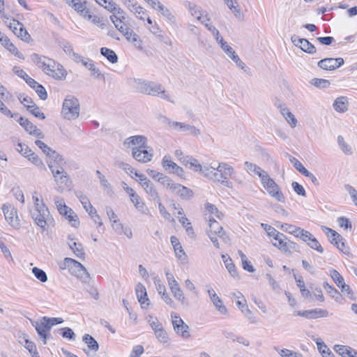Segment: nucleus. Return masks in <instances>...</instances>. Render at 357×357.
<instances>
[{
    "mask_svg": "<svg viewBox=\"0 0 357 357\" xmlns=\"http://www.w3.org/2000/svg\"><path fill=\"white\" fill-rule=\"evenodd\" d=\"M132 86L139 93L160 98L174 102L170 96L162 85L158 82L149 81L143 79H133Z\"/></svg>",
    "mask_w": 357,
    "mask_h": 357,
    "instance_id": "nucleus-1",
    "label": "nucleus"
},
{
    "mask_svg": "<svg viewBox=\"0 0 357 357\" xmlns=\"http://www.w3.org/2000/svg\"><path fill=\"white\" fill-rule=\"evenodd\" d=\"M31 58L32 61L47 75L56 79L65 77V70L60 68L59 65L56 64L54 60L36 53L32 54Z\"/></svg>",
    "mask_w": 357,
    "mask_h": 357,
    "instance_id": "nucleus-2",
    "label": "nucleus"
},
{
    "mask_svg": "<svg viewBox=\"0 0 357 357\" xmlns=\"http://www.w3.org/2000/svg\"><path fill=\"white\" fill-rule=\"evenodd\" d=\"M61 269H68L72 275L86 282L90 275L86 268L79 261L69 257H66L62 263L60 264Z\"/></svg>",
    "mask_w": 357,
    "mask_h": 357,
    "instance_id": "nucleus-3",
    "label": "nucleus"
},
{
    "mask_svg": "<svg viewBox=\"0 0 357 357\" xmlns=\"http://www.w3.org/2000/svg\"><path fill=\"white\" fill-rule=\"evenodd\" d=\"M62 114L68 120L77 119L79 115V102L77 98L68 96L63 102Z\"/></svg>",
    "mask_w": 357,
    "mask_h": 357,
    "instance_id": "nucleus-4",
    "label": "nucleus"
},
{
    "mask_svg": "<svg viewBox=\"0 0 357 357\" xmlns=\"http://www.w3.org/2000/svg\"><path fill=\"white\" fill-rule=\"evenodd\" d=\"M261 182L270 196L280 202H285V197L280 188L268 174H266V176L261 180Z\"/></svg>",
    "mask_w": 357,
    "mask_h": 357,
    "instance_id": "nucleus-5",
    "label": "nucleus"
},
{
    "mask_svg": "<svg viewBox=\"0 0 357 357\" xmlns=\"http://www.w3.org/2000/svg\"><path fill=\"white\" fill-rule=\"evenodd\" d=\"M31 214L34 222L43 230L53 220L46 206H42L40 208L33 209L31 211Z\"/></svg>",
    "mask_w": 357,
    "mask_h": 357,
    "instance_id": "nucleus-6",
    "label": "nucleus"
},
{
    "mask_svg": "<svg viewBox=\"0 0 357 357\" xmlns=\"http://www.w3.org/2000/svg\"><path fill=\"white\" fill-rule=\"evenodd\" d=\"M218 171H219L220 183L231 188V183L229 181L228 177L234 178L236 174L234 169L227 163L220 162L218 166Z\"/></svg>",
    "mask_w": 357,
    "mask_h": 357,
    "instance_id": "nucleus-7",
    "label": "nucleus"
},
{
    "mask_svg": "<svg viewBox=\"0 0 357 357\" xmlns=\"http://www.w3.org/2000/svg\"><path fill=\"white\" fill-rule=\"evenodd\" d=\"M52 158L47 161V166L52 174H58L60 172L65 171L66 162L63 157L59 153H53Z\"/></svg>",
    "mask_w": 357,
    "mask_h": 357,
    "instance_id": "nucleus-8",
    "label": "nucleus"
},
{
    "mask_svg": "<svg viewBox=\"0 0 357 357\" xmlns=\"http://www.w3.org/2000/svg\"><path fill=\"white\" fill-rule=\"evenodd\" d=\"M165 122L171 128L180 131H188L190 134L193 136H198L200 135V130L195 126L177 121H171L168 118H165Z\"/></svg>",
    "mask_w": 357,
    "mask_h": 357,
    "instance_id": "nucleus-9",
    "label": "nucleus"
},
{
    "mask_svg": "<svg viewBox=\"0 0 357 357\" xmlns=\"http://www.w3.org/2000/svg\"><path fill=\"white\" fill-rule=\"evenodd\" d=\"M208 222L209 229L207 231L208 234H211L217 235L222 238L225 243H229L230 241L229 236L225 232L223 227L214 219V218L209 217Z\"/></svg>",
    "mask_w": 357,
    "mask_h": 357,
    "instance_id": "nucleus-10",
    "label": "nucleus"
},
{
    "mask_svg": "<svg viewBox=\"0 0 357 357\" xmlns=\"http://www.w3.org/2000/svg\"><path fill=\"white\" fill-rule=\"evenodd\" d=\"M7 26L18 38H20L22 40L25 42H29V40L31 38V36L29 34L26 29L24 28L23 24L20 22L18 20L13 19V22H10L9 24H7Z\"/></svg>",
    "mask_w": 357,
    "mask_h": 357,
    "instance_id": "nucleus-11",
    "label": "nucleus"
},
{
    "mask_svg": "<svg viewBox=\"0 0 357 357\" xmlns=\"http://www.w3.org/2000/svg\"><path fill=\"white\" fill-rule=\"evenodd\" d=\"M162 167L169 173L175 174L181 178L184 176L183 169L171 160L169 155H165L162 160Z\"/></svg>",
    "mask_w": 357,
    "mask_h": 357,
    "instance_id": "nucleus-12",
    "label": "nucleus"
},
{
    "mask_svg": "<svg viewBox=\"0 0 357 357\" xmlns=\"http://www.w3.org/2000/svg\"><path fill=\"white\" fill-rule=\"evenodd\" d=\"M52 176L58 186L57 190L59 192H61L70 188L72 181L66 171L60 172L58 174H52Z\"/></svg>",
    "mask_w": 357,
    "mask_h": 357,
    "instance_id": "nucleus-13",
    "label": "nucleus"
},
{
    "mask_svg": "<svg viewBox=\"0 0 357 357\" xmlns=\"http://www.w3.org/2000/svg\"><path fill=\"white\" fill-rule=\"evenodd\" d=\"M344 59L341 57L339 58H325L320 60L317 65L318 66L325 70H333L344 64Z\"/></svg>",
    "mask_w": 357,
    "mask_h": 357,
    "instance_id": "nucleus-14",
    "label": "nucleus"
},
{
    "mask_svg": "<svg viewBox=\"0 0 357 357\" xmlns=\"http://www.w3.org/2000/svg\"><path fill=\"white\" fill-rule=\"evenodd\" d=\"M2 210L6 220L13 227H17L20 225L18 217L17 215V210L11 205L3 204Z\"/></svg>",
    "mask_w": 357,
    "mask_h": 357,
    "instance_id": "nucleus-15",
    "label": "nucleus"
},
{
    "mask_svg": "<svg viewBox=\"0 0 357 357\" xmlns=\"http://www.w3.org/2000/svg\"><path fill=\"white\" fill-rule=\"evenodd\" d=\"M291 41L296 47H300L303 51L308 54L316 52V48L311 43L305 38H301L296 35L291 36Z\"/></svg>",
    "mask_w": 357,
    "mask_h": 357,
    "instance_id": "nucleus-16",
    "label": "nucleus"
},
{
    "mask_svg": "<svg viewBox=\"0 0 357 357\" xmlns=\"http://www.w3.org/2000/svg\"><path fill=\"white\" fill-rule=\"evenodd\" d=\"M123 144L128 146V147L137 146L134 149L149 148L147 146V138L144 135H135L128 137L125 139Z\"/></svg>",
    "mask_w": 357,
    "mask_h": 357,
    "instance_id": "nucleus-17",
    "label": "nucleus"
},
{
    "mask_svg": "<svg viewBox=\"0 0 357 357\" xmlns=\"http://www.w3.org/2000/svg\"><path fill=\"white\" fill-rule=\"evenodd\" d=\"M17 121L22 126L24 130L28 132L30 135H35L40 138H43V135L42 132L37 128L36 126H34L29 119H24L20 116Z\"/></svg>",
    "mask_w": 357,
    "mask_h": 357,
    "instance_id": "nucleus-18",
    "label": "nucleus"
},
{
    "mask_svg": "<svg viewBox=\"0 0 357 357\" xmlns=\"http://www.w3.org/2000/svg\"><path fill=\"white\" fill-rule=\"evenodd\" d=\"M147 149H132V157L138 162L143 163L151 161L153 158V153L151 151H148Z\"/></svg>",
    "mask_w": 357,
    "mask_h": 357,
    "instance_id": "nucleus-19",
    "label": "nucleus"
},
{
    "mask_svg": "<svg viewBox=\"0 0 357 357\" xmlns=\"http://www.w3.org/2000/svg\"><path fill=\"white\" fill-rule=\"evenodd\" d=\"M296 314L307 319H317L318 317H327L328 312L326 310L315 308L310 310L298 311Z\"/></svg>",
    "mask_w": 357,
    "mask_h": 357,
    "instance_id": "nucleus-20",
    "label": "nucleus"
},
{
    "mask_svg": "<svg viewBox=\"0 0 357 357\" xmlns=\"http://www.w3.org/2000/svg\"><path fill=\"white\" fill-rule=\"evenodd\" d=\"M126 7L133 13L136 17L141 20H144V16L146 15V11L132 0H123Z\"/></svg>",
    "mask_w": 357,
    "mask_h": 357,
    "instance_id": "nucleus-21",
    "label": "nucleus"
},
{
    "mask_svg": "<svg viewBox=\"0 0 357 357\" xmlns=\"http://www.w3.org/2000/svg\"><path fill=\"white\" fill-rule=\"evenodd\" d=\"M33 326H35L36 330L38 334L43 338V343H47V332L50 331L51 326L50 324H47V321L43 320V317L41 320L36 321L35 324H33Z\"/></svg>",
    "mask_w": 357,
    "mask_h": 357,
    "instance_id": "nucleus-22",
    "label": "nucleus"
},
{
    "mask_svg": "<svg viewBox=\"0 0 357 357\" xmlns=\"http://www.w3.org/2000/svg\"><path fill=\"white\" fill-rule=\"evenodd\" d=\"M17 151L20 153L23 156L28 158V160L35 165L45 168V165L43 161L40 160L38 155L31 151L29 146L25 147V152H23L22 149H17Z\"/></svg>",
    "mask_w": 357,
    "mask_h": 357,
    "instance_id": "nucleus-23",
    "label": "nucleus"
},
{
    "mask_svg": "<svg viewBox=\"0 0 357 357\" xmlns=\"http://www.w3.org/2000/svg\"><path fill=\"white\" fill-rule=\"evenodd\" d=\"M135 291L138 301L141 304L142 307L146 308L149 305V299L147 297L146 290L144 284L139 282L136 286Z\"/></svg>",
    "mask_w": 357,
    "mask_h": 357,
    "instance_id": "nucleus-24",
    "label": "nucleus"
},
{
    "mask_svg": "<svg viewBox=\"0 0 357 357\" xmlns=\"http://www.w3.org/2000/svg\"><path fill=\"white\" fill-rule=\"evenodd\" d=\"M349 101L346 96L337 98L333 104V109L339 113H344L348 110Z\"/></svg>",
    "mask_w": 357,
    "mask_h": 357,
    "instance_id": "nucleus-25",
    "label": "nucleus"
},
{
    "mask_svg": "<svg viewBox=\"0 0 357 357\" xmlns=\"http://www.w3.org/2000/svg\"><path fill=\"white\" fill-rule=\"evenodd\" d=\"M244 165L245 169L248 174H255L259 176L261 180L266 176V174H268V173L263 170L260 167L252 162L246 161L245 162Z\"/></svg>",
    "mask_w": 357,
    "mask_h": 357,
    "instance_id": "nucleus-26",
    "label": "nucleus"
},
{
    "mask_svg": "<svg viewBox=\"0 0 357 357\" xmlns=\"http://www.w3.org/2000/svg\"><path fill=\"white\" fill-rule=\"evenodd\" d=\"M183 4L189 10L192 16L196 17L198 20H201V18L203 16V11L200 6L197 5L195 3L189 1H185Z\"/></svg>",
    "mask_w": 357,
    "mask_h": 357,
    "instance_id": "nucleus-27",
    "label": "nucleus"
},
{
    "mask_svg": "<svg viewBox=\"0 0 357 357\" xmlns=\"http://www.w3.org/2000/svg\"><path fill=\"white\" fill-rule=\"evenodd\" d=\"M76 197L79 199L81 202L83 207L85 208V210L88 212L89 215H91L92 213L96 214V210L91 205L89 199L87 198L86 195H84L82 192L81 191H76L75 192Z\"/></svg>",
    "mask_w": 357,
    "mask_h": 357,
    "instance_id": "nucleus-28",
    "label": "nucleus"
},
{
    "mask_svg": "<svg viewBox=\"0 0 357 357\" xmlns=\"http://www.w3.org/2000/svg\"><path fill=\"white\" fill-rule=\"evenodd\" d=\"M202 173L208 179L212 180L214 182L220 183L219 171H218V167L215 168L208 165L203 166V171Z\"/></svg>",
    "mask_w": 357,
    "mask_h": 357,
    "instance_id": "nucleus-29",
    "label": "nucleus"
},
{
    "mask_svg": "<svg viewBox=\"0 0 357 357\" xmlns=\"http://www.w3.org/2000/svg\"><path fill=\"white\" fill-rule=\"evenodd\" d=\"M54 202L58 211L61 215H67L68 213H74V211L66 205L63 198L59 196H55L54 198Z\"/></svg>",
    "mask_w": 357,
    "mask_h": 357,
    "instance_id": "nucleus-30",
    "label": "nucleus"
},
{
    "mask_svg": "<svg viewBox=\"0 0 357 357\" xmlns=\"http://www.w3.org/2000/svg\"><path fill=\"white\" fill-rule=\"evenodd\" d=\"M173 193L178 195L183 199H190L193 196L192 190L178 183L174 190Z\"/></svg>",
    "mask_w": 357,
    "mask_h": 357,
    "instance_id": "nucleus-31",
    "label": "nucleus"
},
{
    "mask_svg": "<svg viewBox=\"0 0 357 357\" xmlns=\"http://www.w3.org/2000/svg\"><path fill=\"white\" fill-rule=\"evenodd\" d=\"M0 43L14 55L20 59H24L22 54L18 51L17 48L10 42V39L6 36L3 37V38H0Z\"/></svg>",
    "mask_w": 357,
    "mask_h": 357,
    "instance_id": "nucleus-32",
    "label": "nucleus"
},
{
    "mask_svg": "<svg viewBox=\"0 0 357 357\" xmlns=\"http://www.w3.org/2000/svg\"><path fill=\"white\" fill-rule=\"evenodd\" d=\"M124 36L128 41L132 43L137 49H142V41L133 30L130 29V31H125Z\"/></svg>",
    "mask_w": 357,
    "mask_h": 357,
    "instance_id": "nucleus-33",
    "label": "nucleus"
},
{
    "mask_svg": "<svg viewBox=\"0 0 357 357\" xmlns=\"http://www.w3.org/2000/svg\"><path fill=\"white\" fill-rule=\"evenodd\" d=\"M145 192L155 201H159L160 196L154 185V184L149 181L146 184L144 183L142 186Z\"/></svg>",
    "mask_w": 357,
    "mask_h": 357,
    "instance_id": "nucleus-34",
    "label": "nucleus"
},
{
    "mask_svg": "<svg viewBox=\"0 0 357 357\" xmlns=\"http://www.w3.org/2000/svg\"><path fill=\"white\" fill-rule=\"evenodd\" d=\"M273 239L275 241V242H273V245L274 246L278 248L282 252H287V241H284L286 240V237L283 234L278 232V235L275 236Z\"/></svg>",
    "mask_w": 357,
    "mask_h": 357,
    "instance_id": "nucleus-35",
    "label": "nucleus"
},
{
    "mask_svg": "<svg viewBox=\"0 0 357 357\" xmlns=\"http://www.w3.org/2000/svg\"><path fill=\"white\" fill-rule=\"evenodd\" d=\"M213 304L214 305L215 309L222 314L226 315L228 314V310L226 306L223 304L221 298L217 295H213V298L211 299Z\"/></svg>",
    "mask_w": 357,
    "mask_h": 357,
    "instance_id": "nucleus-36",
    "label": "nucleus"
},
{
    "mask_svg": "<svg viewBox=\"0 0 357 357\" xmlns=\"http://www.w3.org/2000/svg\"><path fill=\"white\" fill-rule=\"evenodd\" d=\"M130 200L134 204L136 208L140 211L142 213H148L149 209L146 207L145 204L137 194L132 197Z\"/></svg>",
    "mask_w": 357,
    "mask_h": 357,
    "instance_id": "nucleus-37",
    "label": "nucleus"
},
{
    "mask_svg": "<svg viewBox=\"0 0 357 357\" xmlns=\"http://www.w3.org/2000/svg\"><path fill=\"white\" fill-rule=\"evenodd\" d=\"M82 340L89 349L94 351H97L99 349L98 343L91 335L85 334L82 337Z\"/></svg>",
    "mask_w": 357,
    "mask_h": 357,
    "instance_id": "nucleus-38",
    "label": "nucleus"
},
{
    "mask_svg": "<svg viewBox=\"0 0 357 357\" xmlns=\"http://www.w3.org/2000/svg\"><path fill=\"white\" fill-rule=\"evenodd\" d=\"M100 54L106 57L112 63H115L118 61V56L112 50L107 47H102L100 49Z\"/></svg>",
    "mask_w": 357,
    "mask_h": 357,
    "instance_id": "nucleus-39",
    "label": "nucleus"
},
{
    "mask_svg": "<svg viewBox=\"0 0 357 357\" xmlns=\"http://www.w3.org/2000/svg\"><path fill=\"white\" fill-rule=\"evenodd\" d=\"M68 245L70 247V248L73 251L76 257L79 258L84 257L85 253L82 244L77 243L76 242H73V243H70V242L69 241L68 242Z\"/></svg>",
    "mask_w": 357,
    "mask_h": 357,
    "instance_id": "nucleus-40",
    "label": "nucleus"
},
{
    "mask_svg": "<svg viewBox=\"0 0 357 357\" xmlns=\"http://www.w3.org/2000/svg\"><path fill=\"white\" fill-rule=\"evenodd\" d=\"M35 144L38 146L39 149L42 150V151L48 157L49 159L52 158L53 153H57L40 140H36Z\"/></svg>",
    "mask_w": 357,
    "mask_h": 357,
    "instance_id": "nucleus-41",
    "label": "nucleus"
},
{
    "mask_svg": "<svg viewBox=\"0 0 357 357\" xmlns=\"http://www.w3.org/2000/svg\"><path fill=\"white\" fill-rule=\"evenodd\" d=\"M174 331L184 339L190 337L189 326L184 322L178 325V328H174Z\"/></svg>",
    "mask_w": 357,
    "mask_h": 357,
    "instance_id": "nucleus-42",
    "label": "nucleus"
},
{
    "mask_svg": "<svg viewBox=\"0 0 357 357\" xmlns=\"http://www.w3.org/2000/svg\"><path fill=\"white\" fill-rule=\"evenodd\" d=\"M322 229L326 232L331 242H333L335 239H337V238H338L339 241L343 240L342 236L337 232H336L335 230L325 226L322 227Z\"/></svg>",
    "mask_w": 357,
    "mask_h": 357,
    "instance_id": "nucleus-43",
    "label": "nucleus"
},
{
    "mask_svg": "<svg viewBox=\"0 0 357 357\" xmlns=\"http://www.w3.org/2000/svg\"><path fill=\"white\" fill-rule=\"evenodd\" d=\"M155 333V335L158 340L162 343V344H168L169 342V335L167 333V331L165 330L164 327L162 328H160L158 331H156Z\"/></svg>",
    "mask_w": 357,
    "mask_h": 357,
    "instance_id": "nucleus-44",
    "label": "nucleus"
},
{
    "mask_svg": "<svg viewBox=\"0 0 357 357\" xmlns=\"http://www.w3.org/2000/svg\"><path fill=\"white\" fill-rule=\"evenodd\" d=\"M337 143L341 150L347 155H351L353 151L350 145H349L344 141L342 136L339 135L337 137Z\"/></svg>",
    "mask_w": 357,
    "mask_h": 357,
    "instance_id": "nucleus-45",
    "label": "nucleus"
},
{
    "mask_svg": "<svg viewBox=\"0 0 357 357\" xmlns=\"http://www.w3.org/2000/svg\"><path fill=\"white\" fill-rule=\"evenodd\" d=\"M27 110L36 118L40 119H45L44 113L40 111V108L35 103H33L31 105H27Z\"/></svg>",
    "mask_w": 357,
    "mask_h": 357,
    "instance_id": "nucleus-46",
    "label": "nucleus"
},
{
    "mask_svg": "<svg viewBox=\"0 0 357 357\" xmlns=\"http://www.w3.org/2000/svg\"><path fill=\"white\" fill-rule=\"evenodd\" d=\"M159 182L165 187L172 190V192L178 185V183H174L170 178L165 175H163L160 179L159 178Z\"/></svg>",
    "mask_w": 357,
    "mask_h": 357,
    "instance_id": "nucleus-47",
    "label": "nucleus"
},
{
    "mask_svg": "<svg viewBox=\"0 0 357 357\" xmlns=\"http://www.w3.org/2000/svg\"><path fill=\"white\" fill-rule=\"evenodd\" d=\"M335 351L342 357H349L351 354V349L350 347L343 345H335Z\"/></svg>",
    "mask_w": 357,
    "mask_h": 357,
    "instance_id": "nucleus-48",
    "label": "nucleus"
},
{
    "mask_svg": "<svg viewBox=\"0 0 357 357\" xmlns=\"http://www.w3.org/2000/svg\"><path fill=\"white\" fill-rule=\"evenodd\" d=\"M330 275L338 287H340L341 284L344 283V280L343 277L335 269H332L330 271Z\"/></svg>",
    "mask_w": 357,
    "mask_h": 357,
    "instance_id": "nucleus-49",
    "label": "nucleus"
},
{
    "mask_svg": "<svg viewBox=\"0 0 357 357\" xmlns=\"http://www.w3.org/2000/svg\"><path fill=\"white\" fill-rule=\"evenodd\" d=\"M32 273L35 277L42 282H45L48 280L46 273L38 267L33 268Z\"/></svg>",
    "mask_w": 357,
    "mask_h": 357,
    "instance_id": "nucleus-50",
    "label": "nucleus"
},
{
    "mask_svg": "<svg viewBox=\"0 0 357 357\" xmlns=\"http://www.w3.org/2000/svg\"><path fill=\"white\" fill-rule=\"evenodd\" d=\"M307 243L308 246H310L312 249H314L320 253H322L324 252V249L321 247V244L317 241V239L313 236L312 234L311 238L307 240Z\"/></svg>",
    "mask_w": 357,
    "mask_h": 357,
    "instance_id": "nucleus-51",
    "label": "nucleus"
},
{
    "mask_svg": "<svg viewBox=\"0 0 357 357\" xmlns=\"http://www.w3.org/2000/svg\"><path fill=\"white\" fill-rule=\"evenodd\" d=\"M59 331L63 338H66L70 340H74L75 339V334L70 328H61L59 329Z\"/></svg>",
    "mask_w": 357,
    "mask_h": 357,
    "instance_id": "nucleus-52",
    "label": "nucleus"
},
{
    "mask_svg": "<svg viewBox=\"0 0 357 357\" xmlns=\"http://www.w3.org/2000/svg\"><path fill=\"white\" fill-rule=\"evenodd\" d=\"M102 6L107 10L110 12H116V14L120 15L124 13L123 10L121 8H118L117 5L112 0H109V1H107V3L105 4Z\"/></svg>",
    "mask_w": 357,
    "mask_h": 357,
    "instance_id": "nucleus-53",
    "label": "nucleus"
},
{
    "mask_svg": "<svg viewBox=\"0 0 357 357\" xmlns=\"http://www.w3.org/2000/svg\"><path fill=\"white\" fill-rule=\"evenodd\" d=\"M7 100H4L0 97V112L4 114L6 116L10 117V118H17L18 116L17 113L13 114L10 109L7 108V107L5 105L3 101H6Z\"/></svg>",
    "mask_w": 357,
    "mask_h": 357,
    "instance_id": "nucleus-54",
    "label": "nucleus"
},
{
    "mask_svg": "<svg viewBox=\"0 0 357 357\" xmlns=\"http://www.w3.org/2000/svg\"><path fill=\"white\" fill-rule=\"evenodd\" d=\"M297 231H298L295 237L300 238L304 242H307V240L310 238L312 236V234L310 231L305 230L301 227H299L298 229H297Z\"/></svg>",
    "mask_w": 357,
    "mask_h": 357,
    "instance_id": "nucleus-55",
    "label": "nucleus"
},
{
    "mask_svg": "<svg viewBox=\"0 0 357 357\" xmlns=\"http://www.w3.org/2000/svg\"><path fill=\"white\" fill-rule=\"evenodd\" d=\"M312 84L316 87L326 89L328 88L331 83L328 79L314 78L312 80Z\"/></svg>",
    "mask_w": 357,
    "mask_h": 357,
    "instance_id": "nucleus-56",
    "label": "nucleus"
},
{
    "mask_svg": "<svg viewBox=\"0 0 357 357\" xmlns=\"http://www.w3.org/2000/svg\"><path fill=\"white\" fill-rule=\"evenodd\" d=\"M206 209L211 214L214 215L217 218L221 219L223 217V214L218 211L215 205L207 203L206 204Z\"/></svg>",
    "mask_w": 357,
    "mask_h": 357,
    "instance_id": "nucleus-57",
    "label": "nucleus"
},
{
    "mask_svg": "<svg viewBox=\"0 0 357 357\" xmlns=\"http://www.w3.org/2000/svg\"><path fill=\"white\" fill-rule=\"evenodd\" d=\"M171 243L173 245L176 254L181 257L180 253L184 255L183 250L181 245V243L178 242V238L176 236H172L170 238Z\"/></svg>",
    "mask_w": 357,
    "mask_h": 357,
    "instance_id": "nucleus-58",
    "label": "nucleus"
},
{
    "mask_svg": "<svg viewBox=\"0 0 357 357\" xmlns=\"http://www.w3.org/2000/svg\"><path fill=\"white\" fill-rule=\"evenodd\" d=\"M148 322L149 323L150 326L151 327L152 330L155 333L156 331L160 330V328H162L163 326L162 324L158 321V319L156 317H149V319H148Z\"/></svg>",
    "mask_w": 357,
    "mask_h": 357,
    "instance_id": "nucleus-59",
    "label": "nucleus"
},
{
    "mask_svg": "<svg viewBox=\"0 0 357 357\" xmlns=\"http://www.w3.org/2000/svg\"><path fill=\"white\" fill-rule=\"evenodd\" d=\"M88 20L91 21L93 24L100 26L101 29H105L106 26L105 23L103 22V18L100 17L95 15H89Z\"/></svg>",
    "mask_w": 357,
    "mask_h": 357,
    "instance_id": "nucleus-60",
    "label": "nucleus"
},
{
    "mask_svg": "<svg viewBox=\"0 0 357 357\" xmlns=\"http://www.w3.org/2000/svg\"><path fill=\"white\" fill-rule=\"evenodd\" d=\"M323 287L326 292L333 298H337L340 296V292L327 282H324Z\"/></svg>",
    "mask_w": 357,
    "mask_h": 357,
    "instance_id": "nucleus-61",
    "label": "nucleus"
},
{
    "mask_svg": "<svg viewBox=\"0 0 357 357\" xmlns=\"http://www.w3.org/2000/svg\"><path fill=\"white\" fill-rule=\"evenodd\" d=\"M225 264L229 273L232 277H235L237 275L236 266L232 262V260L230 257H228L227 260H225Z\"/></svg>",
    "mask_w": 357,
    "mask_h": 357,
    "instance_id": "nucleus-62",
    "label": "nucleus"
},
{
    "mask_svg": "<svg viewBox=\"0 0 357 357\" xmlns=\"http://www.w3.org/2000/svg\"><path fill=\"white\" fill-rule=\"evenodd\" d=\"M25 347L29 350L33 357H39L36 344L29 340H25Z\"/></svg>",
    "mask_w": 357,
    "mask_h": 357,
    "instance_id": "nucleus-63",
    "label": "nucleus"
},
{
    "mask_svg": "<svg viewBox=\"0 0 357 357\" xmlns=\"http://www.w3.org/2000/svg\"><path fill=\"white\" fill-rule=\"evenodd\" d=\"M164 17H167L170 22L175 20L174 16L172 14L171 11L162 4L159 6L158 10Z\"/></svg>",
    "mask_w": 357,
    "mask_h": 357,
    "instance_id": "nucleus-64",
    "label": "nucleus"
}]
</instances>
